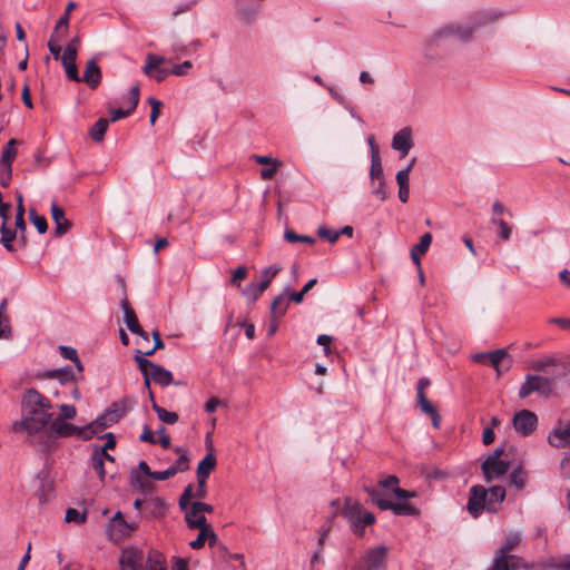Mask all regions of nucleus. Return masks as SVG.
<instances>
[{
	"mask_svg": "<svg viewBox=\"0 0 570 570\" xmlns=\"http://www.w3.org/2000/svg\"><path fill=\"white\" fill-rule=\"evenodd\" d=\"M185 513V521L189 529H199L205 527H212L206 517L196 508L195 502L187 505L186 509H180Z\"/></svg>",
	"mask_w": 570,
	"mask_h": 570,
	"instance_id": "obj_15",
	"label": "nucleus"
},
{
	"mask_svg": "<svg viewBox=\"0 0 570 570\" xmlns=\"http://www.w3.org/2000/svg\"><path fill=\"white\" fill-rule=\"evenodd\" d=\"M366 493L370 495L372 502L377 505L381 510H392L393 502L391 500H387L384 498L383 493L373 488V487H366L365 488Z\"/></svg>",
	"mask_w": 570,
	"mask_h": 570,
	"instance_id": "obj_30",
	"label": "nucleus"
},
{
	"mask_svg": "<svg viewBox=\"0 0 570 570\" xmlns=\"http://www.w3.org/2000/svg\"><path fill=\"white\" fill-rule=\"evenodd\" d=\"M146 570H167L165 557L158 551H149Z\"/></svg>",
	"mask_w": 570,
	"mask_h": 570,
	"instance_id": "obj_34",
	"label": "nucleus"
},
{
	"mask_svg": "<svg viewBox=\"0 0 570 570\" xmlns=\"http://www.w3.org/2000/svg\"><path fill=\"white\" fill-rule=\"evenodd\" d=\"M553 448L570 446V422L561 429H556L548 438Z\"/></svg>",
	"mask_w": 570,
	"mask_h": 570,
	"instance_id": "obj_23",
	"label": "nucleus"
},
{
	"mask_svg": "<svg viewBox=\"0 0 570 570\" xmlns=\"http://www.w3.org/2000/svg\"><path fill=\"white\" fill-rule=\"evenodd\" d=\"M554 380L556 377L528 374L524 383L520 386L519 397L525 399L532 393L549 397L552 394Z\"/></svg>",
	"mask_w": 570,
	"mask_h": 570,
	"instance_id": "obj_6",
	"label": "nucleus"
},
{
	"mask_svg": "<svg viewBox=\"0 0 570 570\" xmlns=\"http://www.w3.org/2000/svg\"><path fill=\"white\" fill-rule=\"evenodd\" d=\"M317 234L321 238H324L332 244L337 242V239L341 236V233H338V230H334V229H331V228H327L324 226H322L317 229Z\"/></svg>",
	"mask_w": 570,
	"mask_h": 570,
	"instance_id": "obj_50",
	"label": "nucleus"
},
{
	"mask_svg": "<svg viewBox=\"0 0 570 570\" xmlns=\"http://www.w3.org/2000/svg\"><path fill=\"white\" fill-rule=\"evenodd\" d=\"M167 59L163 56H158L155 53H149L146 57V65L144 66V73L149 78L155 79L157 82H163L168 75H170V70L166 68H161V65L165 63Z\"/></svg>",
	"mask_w": 570,
	"mask_h": 570,
	"instance_id": "obj_11",
	"label": "nucleus"
},
{
	"mask_svg": "<svg viewBox=\"0 0 570 570\" xmlns=\"http://www.w3.org/2000/svg\"><path fill=\"white\" fill-rule=\"evenodd\" d=\"M81 81L91 88H96L100 83L101 71L95 58L87 62Z\"/></svg>",
	"mask_w": 570,
	"mask_h": 570,
	"instance_id": "obj_21",
	"label": "nucleus"
},
{
	"mask_svg": "<svg viewBox=\"0 0 570 570\" xmlns=\"http://www.w3.org/2000/svg\"><path fill=\"white\" fill-rule=\"evenodd\" d=\"M194 498H195L194 485L193 484H188L184 489V491H183V493H181V495L179 498V502H178L179 508L180 509H186L187 505H190L193 503L191 499H194Z\"/></svg>",
	"mask_w": 570,
	"mask_h": 570,
	"instance_id": "obj_48",
	"label": "nucleus"
},
{
	"mask_svg": "<svg viewBox=\"0 0 570 570\" xmlns=\"http://www.w3.org/2000/svg\"><path fill=\"white\" fill-rule=\"evenodd\" d=\"M288 302L284 294L277 295L271 305V316L273 318H281L286 314Z\"/></svg>",
	"mask_w": 570,
	"mask_h": 570,
	"instance_id": "obj_32",
	"label": "nucleus"
},
{
	"mask_svg": "<svg viewBox=\"0 0 570 570\" xmlns=\"http://www.w3.org/2000/svg\"><path fill=\"white\" fill-rule=\"evenodd\" d=\"M78 48L73 46H66L65 52L61 56L62 63L76 62Z\"/></svg>",
	"mask_w": 570,
	"mask_h": 570,
	"instance_id": "obj_61",
	"label": "nucleus"
},
{
	"mask_svg": "<svg viewBox=\"0 0 570 570\" xmlns=\"http://www.w3.org/2000/svg\"><path fill=\"white\" fill-rule=\"evenodd\" d=\"M50 401L36 389H28L21 400L23 417L12 424L14 432H24L32 443L43 438L52 421Z\"/></svg>",
	"mask_w": 570,
	"mask_h": 570,
	"instance_id": "obj_1",
	"label": "nucleus"
},
{
	"mask_svg": "<svg viewBox=\"0 0 570 570\" xmlns=\"http://www.w3.org/2000/svg\"><path fill=\"white\" fill-rule=\"evenodd\" d=\"M153 410L157 413L158 419L166 424H175L178 422L179 416L176 412L167 411L158 405L157 402H154Z\"/></svg>",
	"mask_w": 570,
	"mask_h": 570,
	"instance_id": "obj_40",
	"label": "nucleus"
},
{
	"mask_svg": "<svg viewBox=\"0 0 570 570\" xmlns=\"http://www.w3.org/2000/svg\"><path fill=\"white\" fill-rule=\"evenodd\" d=\"M47 376L58 380L61 384L73 383L76 381L75 371L70 366L49 371Z\"/></svg>",
	"mask_w": 570,
	"mask_h": 570,
	"instance_id": "obj_29",
	"label": "nucleus"
},
{
	"mask_svg": "<svg viewBox=\"0 0 570 570\" xmlns=\"http://www.w3.org/2000/svg\"><path fill=\"white\" fill-rule=\"evenodd\" d=\"M552 567L556 570H570V554L560 557Z\"/></svg>",
	"mask_w": 570,
	"mask_h": 570,
	"instance_id": "obj_64",
	"label": "nucleus"
},
{
	"mask_svg": "<svg viewBox=\"0 0 570 570\" xmlns=\"http://www.w3.org/2000/svg\"><path fill=\"white\" fill-rule=\"evenodd\" d=\"M137 529L136 523H129L127 522L122 513L118 511L115 517L110 520L107 533L108 537L114 541H120L128 535H130L131 532H134Z\"/></svg>",
	"mask_w": 570,
	"mask_h": 570,
	"instance_id": "obj_10",
	"label": "nucleus"
},
{
	"mask_svg": "<svg viewBox=\"0 0 570 570\" xmlns=\"http://www.w3.org/2000/svg\"><path fill=\"white\" fill-rule=\"evenodd\" d=\"M198 530H199V533H198L197 538L189 542V547L191 549H194V550L202 549L206 542H208V546L210 548H213L217 543L218 537L214 532L212 527L199 528Z\"/></svg>",
	"mask_w": 570,
	"mask_h": 570,
	"instance_id": "obj_18",
	"label": "nucleus"
},
{
	"mask_svg": "<svg viewBox=\"0 0 570 570\" xmlns=\"http://www.w3.org/2000/svg\"><path fill=\"white\" fill-rule=\"evenodd\" d=\"M431 243L432 235L430 233H425L421 236L420 242L411 249V258L419 268L421 266V256L428 252Z\"/></svg>",
	"mask_w": 570,
	"mask_h": 570,
	"instance_id": "obj_24",
	"label": "nucleus"
},
{
	"mask_svg": "<svg viewBox=\"0 0 570 570\" xmlns=\"http://www.w3.org/2000/svg\"><path fill=\"white\" fill-rule=\"evenodd\" d=\"M129 107L127 109L118 108L110 111V120L111 122L118 121L122 118L129 116L138 106L139 102V87L134 86L129 90Z\"/></svg>",
	"mask_w": 570,
	"mask_h": 570,
	"instance_id": "obj_16",
	"label": "nucleus"
},
{
	"mask_svg": "<svg viewBox=\"0 0 570 570\" xmlns=\"http://www.w3.org/2000/svg\"><path fill=\"white\" fill-rule=\"evenodd\" d=\"M284 238L288 243L302 242L311 245L315 243V238L307 235H298L293 229H286L284 233Z\"/></svg>",
	"mask_w": 570,
	"mask_h": 570,
	"instance_id": "obj_46",
	"label": "nucleus"
},
{
	"mask_svg": "<svg viewBox=\"0 0 570 570\" xmlns=\"http://www.w3.org/2000/svg\"><path fill=\"white\" fill-rule=\"evenodd\" d=\"M377 184L373 185L372 194L379 198L381 202H384L387 197L386 190H385V181L384 179L376 180Z\"/></svg>",
	"mask_w": 570,
	"mask_h": 570,
	"instance_id": "obj_62",
	"label": "nucleus"
},
{
	"mask_svg": "<svg viewBox=\"0 0 570 570\" xmlns=\"http://www.w3.org/2000/svg\"><path fill=\"white\" fill-rule=\"evenodd\" d=\"M126 413L127 406L124 403L114 402L99 417L102 425L109 428L119 422Z\"/></svg>",
	"mask_w": 570,
	"mask_h": 570,
	"instance_id": "obj_17",
	"label": "nucleus"
},
{
	"mask_svg": "<svg viewBox=\"0 0 570 570\" xmlns=\"http://www.w3.org/2000/svg\"><path fill=\"white\" fill-rule=\"evenodd\" d=\"M62 66L65 67L66 76L68 77V79L76 82L81 81L76 62L62 63Z\"/></svg>",
	"mask_w": 570,
	"mask_h": 570,
	"instance_id": "obj_58",
	"label": "nucleus"
},
{
	"mask_svg": "<svg viewBox=\"0 0 570 570\" xmlns=\"http://www.w3.org/2000/svg\"><path fill=\"white\" fill-rule=\"evenodd\" d=\"M0 232H1L0 243L4 246V248L8 252H13L14 247L12 245V242L14 240V238L17 236V230L8 228L7 222H2Z\"/></svg>",
	"mask_w": 570,
	"mask_h": 570,
	"instance_id": "obj_37",
	"label": "nucleus"
},
{
	"mask_svg": "<svg viewBox=\"0 0 570 570\" xmlns=\"http://www.w3.org/2000/svg\"><path fill=\"white\" fill-rule=\"evenodd\" d=\"M65 520L67 522H73L76 524H81L86 521V513H81L77 509L69 508L66 512Z\"/></svg>",
	"mask_w": 570,
	"mask_h": 570,
	"instance_id": "obj_49",
	"label": "nucleus"
},
{
	"mask_svg": "<svg viewBox=\"0 0 570 570\" xmlns=\"http://www.w3.org/2000/svg\"><path fill=\"white\" fill-rule=\"evenodd\" d=\"M556 364V358L548 356L541 360L533 361L531 364V368L535 372H542L547 366H552Z\"/></svg>",
	"mask_w": 570,
	"mask_h": 570,
	"instance_id": "obj_54",
	"label": "nucleus"
},
{
	"mask_svg": "<svg viewBox=\"0 0 570 570\" xmlns=\"http://www.w3.org/2000/svg\"><path fill=\"white\" fill-rule=\"evenodd\" d=\"M118 562L120 570H146L147 556L141 549L127 546L121 548Z\"/></svg>",
	"mask_w": 570,
	"mask_h": 570,
	"instance_id": "obj_7",
	"label": "nucleus"
},
{
	"mask_svg": "<svg viewBox=\"0 0 570 570\" xmlns=\"http://www.w3.org/2000/svg\"><path fill=\"white\" fill-rule=\"evenodd\" d=\"M29 217L40 234H45L47 232L48 223L45 216L39 215L35 208H31L29 210Z\"/></svg>",
	"mask_w": 570,
	"mask_h": 570,
	"instance_id": "obj_44",
	"label": "nucleus"
},
{
	"mask_svg": "<svg viewBox=\"0 0 570 570\" xmlns=\"http://www.w3.org/2000/svg\"><path fill=\"white\" fill-rule=\"evenodd\" d=\"M508 357V353L504 350H495L493 352H489V363L498 371L501 362Z\"/></svg>",
	"mask_w": 570,
	"mask_h": 570,
	"instance_id": "obj_47",
	"label": "nucleus"
},
{
	"mask_svg": "<svg viewBox=\"0 0 570 570\" xmlns=\"http://www.w3.org/2000/svg\"><path fill=\"white\" fill-rule=\"evenodd\" d=\"M370 178L372 185H374L376 180L384 179L382 159L380 155L375 154L373 157H371Z\"/></svg>",
	"mask_w": 570,
	"mask_h": 570,
	"instance_id": "obj_38",
	"label": "nucleus"
},
{
	"mask_svg": "<svg viewBox=\"0 0 570 570\" xmlns=\"http://www.w3.org/2000/svg\"><path fill=\"white\" fill-rule=\"evenodd\" d=\"M145 511L153 518H160L165 514L166 503L159 497H153L145 500Z\"/></svg>",
	"mask_w": 570,
	"mask_h": 570,
	"instance_id": "obj_25",
	"label": "nucleus"
},
{
	"mask_svg": "<svg viewBox=\"0 0 570 570\" xmlns=\"http://www.w3.org/2000/svg\"><path fill=\"white\" fill-rule=\"evenodd\" d=\"M466 508L470 514L474 518L479 517L483 510H488V501L484 487L473 485L470 489Z\"/></svg>",
	"mask_w": 570,
	"mask_h": 570,
	"instance_id": "obj_13",
	"label": "nucleus"
},
{
	"mask_svg": "<svg viewBox=\"0 0 570 570\" xmlns=\"http://www.w3.org/2000/svg\"><path fill=\"white\" fill-rule=\"evenodd\" d=\"M216 458L215 455L209 452L205 455V458L198 463L197 466V479L207 480L212 473V471L216 466Z\"/></svg>",
	"mask_w": 570,
	"mask_h": 570,
	"instance_id": "obj_27",
	"label": "nucleus"
},
{
	"mask_svg": "<svg viewBox=\"0 0 570 570\" xmlns=\"http://www.w3.org/2000/svg\"><path fill=\"white\" fill-rule=\"evenodd\" d=\"M521 541V535L518 532H510L505 535V539L500 547V549L497 551L498 554L502 556H510L509 553L513 551Z\"/></svg>",
	"mask_w": 570,
	"mask_h": 570,
	"instance_id": "obj_31",
	"label": "nucleus"
},
{
	"mask_svg": "<svg viewBox=\"0 0 570 570\" xmlns=\"http://www.w3.org/2000/svg\"><path fill=\"white\" fill-rule=\"evenodd\" d=\"M135 361L139 371L144 375V384L149 389L150 380L160 386H168L173 383V374L165 367L151 362L141 355V351L137 350Z\"/></svg>",
	"mask_w": 570,
	"mask_h": 570,
	"instance_id": "obj_2",
	"label": "nucleus"
},
{
	"mask_svg": "<svg viewBox=\"0 0 570 570\" xmlns=\"http://www.w3.org/2000/svg\"><path fill=\"white\" fill-rule=\"evenodd\" d=\"M120 306L124 312V322L126 323L127 328L131 333L142 332V327L140 326L138 318L135 314V311L131 308L127 297H124L121 299Z\"/></svg>",
	"mask_w": 570,
	"mask_h": 570,
	"instance_id": "obj_20",
	"label": "nucleus"
},
{
	"mask_svg": "<svg viewBox=\"0 0 570 570\" xmlns=\"http://www.w3.org/2000/svg\"><path fill=\"white\" fill-rule=\"evenodd\" d=\"M412 147V130L410 127H404L394 134L392 139V148L400 151L402 157H405Z\"/></svg>",
	"mask_w": 570,
	"mask_h": 570,
	"instance_id": "obj_14",
	"label": "nucleus"
},
{
	"mask_svg": "<svg viewBox=\"0 0 570 570\" xmlns=\"http://www.w3.org/2000/svg\"><path fill=\"white\" fill-rule=\"evenodd\" d=\"M504 453L502 446L497 448L481 464V470L487 482L499 479L510 469V461L501 459Z\"/></svg>",
	"mask_w": 570,
	"mask_h": 570,
	"instance_id": "obj_5",
	"label": "nucleus"
},
{
	"mask_svg": "<svg viewBox=\"0 0 570 570\" xmlns=\"http://www.w3.org/2000/svg\"><path fill=\"white\" fill-rule=\"evenodd\" d=\"M82 428L89 430L88 435H89V440H90L94 438L95 434L104 431L107 426L102 425V421H100V417L98 416L95 421H92L91 423H89Z\"/></svg>",
	"mask_w": 570,
	"mask_h": 570,
	"instance_id": "obj_59",
	"label": "nucleus"
},
{
	"mask_svg": "<svg viewBox=\"0 0 570 570\" xmlns=\"http://www.w3.org/2000/svg\"><path fill=\"white\" fill-rule=\"evenodd\" d=\"M51 216L56 224L55 236L61 237L70 229L71 224L68 219L65 218L63 209L56 203L51 204Z\"/></svg>",
	"mask_w": 570,
	"mask_h": 570,
	"instance_id": "obj_19",
	"label": "nucleus"
},
{
	"mask_svg": "<svg viewBox=\"0 0 570 570\" xmlns=\"http://www.w3.org/2000/svg\"><path fill=\"white\" fill-rule=\"evenodd\" d=\"M148 102L151 107L149 120H150V124L154 125L156 122V119L160 115V108H161L163 104L160 100H158L154 97L148 98Z\"/></svg>",
	"mask_w": 570,
	"mask_h": 570,
	"instance_id": "obj_55",
	"label": "nucleus"
},
{
	"mask_svg": "<svg viewBox=\"0 0 570 570\" xmlns=\"http://www.w3.org/2000/svg\"><path fill=\"white\" fill-rule=\"evenodd\" d=\"M18 145V140L12 138L7 145L3 147L0 158V168H9L12 167V163L17 156L16 146Z\"/></svg>",
	"mask_w": 570,
	"mask_h": 570,
	"instance_id": "obj_28",
	"label": "nucleus"
},
{
	"mask_svg": "<svg viewBox=\"0 0 570 570\" xmlns=\"http://www.w3.org/2000/svg\"><path fill=\"white\" fill-rule=\"evenodd\" d=\"M134 487H138V489L145 493H151L154 490V484L150 481L142 480L140 476H136V482L132 483Z\"/></svg>",
	"mask_w": 570,
	"mask_h": 570,
	"instance_id": "obj_63",
	"label": "nucleus"
},
{
	"mask_svg": "<svg viewBox=\"0 0 570 570\" xmlns=\"http://www.w3.org/2000/svg\"><path fill=\"white\" fill-rule=\"evenodd\" d=\"M266 289V282H261L259 284L250 283L244 288L243 295L246 296L249 301L255 302Z\"/></svg>",
	"mask_w": 570,
	"mask_h": 570,
	"instance_id": "obj_36",
	"label": "nucleus"
},
{
	"mask_svg": "<svg viewBox=\"0 0 570 570\" xmlns=\"http://www.w3.org/2000/svg\"><path fill=\"white\" fill-rule=\"evenodd\" d=\"M491 223L499 227V236L501 239L509 240L511 238L512 227L507 222L498 217H492Z\"/></svg>",
	"mask_w": 570,
	"mask_h": 570,
	"instance_id": "obj_45",
	"label": "nucleus"
},
{
	"mask_svg": "<svg viewBox=\"0 0 570 570\" xmlns=\"http://www.w3.org/2000/svg\"><path fill=\"white\" fill-rule=\"evenodd\" d=\"M105 456L106 452L104 450H96L91 455V465L94 470L98 473L99 479L104 481L105 479Z\"/></svg>",
	"mask_w": 570,
	"mask_h": 570,
	"instance_id": "obj_39",
	"label": "nucleus"
},
{
	"mask_svg": "<svg viewBox=\"0 0 570 570\" xmlns=\"http://www.w3.org/2000/svg\"><path fill=\"white\" fill-rule=\"evenodd\" d=\"M485 20H475L473 23H450L433 33L429 42L434 43L440 39L448 37H455L461 41H468L471 39L473 32L478 27L484 23Z\"/></svg>",
	"mask_w": 570,
	"mask_h": 570,
	"instance_id": "obj_4",
	"label": "nucleus"
},
{
	"mask_svg": "<svg viewBox=\"0 0 570 570\" xmlns=\"http://www.w3.org/2000/svg\"><path fill=\"white\" fill-rule=\"evenodd\" d=\"M281 266L272 265L262 271V282H266L267 287L269 286L272 279L281 272Z\"/></svg>",
	"mask_w": 570,
	"mask_h": 570,
	"instance_id": "obj_52",
	"label": "nucleus"
},
{
	"mask_svg": "<svg viewBox=\"0 0 570 570\" xmlns=\"http://www.w3.org/2000/svg\"><path fill=\"white\" fill-rule=\"evenodd\" d=\"M188 468H189V459L185 453L180 454V456L176 460V462L170 465V469L175 470V475L178 472H184V471L188 470Z\"/></svg>",
	"mask_w": 570,
	"mask_h": 570,
	"instance_id": "obj_56",
	"label": "nucleus"
},
{
	"mask_svg": "<svg viewBox=\"0 0 570 570\" xmlns=\"http://www.w3.org/2000/svg\"><path fill=\"white\" fill-rule=\"evenodd\" d=\"M342 514L347 519L352 531L357 535H363L364 528L375 522V517L372 512L363 511L362 505L351 499H346Z\"/></svg>",
	"mask_w": 570,
	"mask_h": 570,
	"instance_id": "obj_3",
	"label": "nucleus"
},
{
	"mask_svg": "<svg viewBox=\"0 0 570 570\" xmlns=\"http://www.w3.org/2000/svg\"><path fill=\"white\" fill-rule=\"evenodd\" d=\"M89 430L83 429L82 426L79 428L72 423H68L66 421L61 420H52L47 433H45L46 438H49L50 435H55L56 438H69V436H77L79 439H82L85 441L89 440Z\"/></svg>",
	"mask_w": 570,
	"mask_h": 570,
	"instance_id": "obj_9",
	"label": "nucleus"
},
{
	"mask_svg": "<svg viewBox=\"0 0 570 570\" xmlns=\"http://www.w3.org/2000/svg\"><path fill=\"white\" fill-rule=\"evenodd\" d=\"M281 166H282V163L279 160H275L272 165H268V167L263 168L261 170L262 179H264V180L272 179Z\"/></svg>",
	"mask_w": 570,
	"mask_h": 570,
	"instance_id": "obj_53",
	"label": "nucleus"
},
{
	"mask_svg": "<svg viewBox=\"0 0 570 570\" xmlns=\"http://www.w3.org/2000/svg\"><path fill=\"white\" fill-rule=\"evenodd\" d=\"M77 410L73 405L61 404L60 405V414L55 420H71L76 416Z\"/></svg>",
	"mask_w": 570,
	"mask_h": 570,
	"instance_id": "obj_51",
	"label": "nucleus"
},
{
	"mask_svg": "<svg viewBox=\"0 0 570 570\" xmlns=\"http://www.w3.org/2000/svg\"><path fill=\"white\" fill-rule=\"evenodd\" d=\"M82 428L89 430L88 435H89V440H90L94 438L95 434L104 431L107 426L102 425V421H100V417L98 416L95 421H92L91 423H89Z\"/></svg>",
	"mask_w": 570,
	"mask_h": 570,
	"instance_id": "obj_60",
	"label": "nucleus"
},
{
	"mask_svg": "<svg viewBox=\"0 0 570 570\" xmlns=\"http://www.w3.org/2000/svg\"><path fill=\"white\" fill-rule=\"evenodd\" d=\"M512 423L518 433L528 436L537 429L538 416L532 411L521 410L514 414Z\"/></svg>",
	"mask_w": 570,
	"mask_h": 570,
	"instance_id": "obj_12",
	"label": "nucleus"
},
{
	"mask_svg": "<svg viewBox=\"0 0 570 570\" xmlns=\"http://www.w3.org/2000/svg\"><path fill=\"white\" fill-rule=\"evenodd\" d=\"M389 549L379 546L366 551L363 559L355 563L353 570H380L385 569Z\"/></svg>",
	"mask_w": 570,
	"mask_h": 570,
	"instance_id": "obj_8",
	"label": "nucleus"
},
{
	"mask_svg": "<svg viewBox=\"0 0 570 570\" xmlns=\"http://www.w3.org/2000/svg\"><path fill=\"white\" fill-rule=\"evenodd\" d=\"M395 515H417L419 510L407 502H393L392 510Z\"/></svg>",
	"mask_w": 570,
	"mask_h": 570,
	"instance_id": "obj_43",
	"label": "nucleus"
},
{
	"mask_svg": "<svg viewBox=\"0 0 570 570\" xmlns=\"http://www.w3.org/2000/svg\"><path fill=\"white\" fill-rule=\"evenodd\" d=\"M247 277V268L245 266H238L232 274L230 283L237 287L240 286V282Z\"/></svg>",
	"mask_w": 570,
	"mask_h": 570,
	"instance_id": "obj_57",
	"label": "nucleus"
},
{
	"mask_svg": "<svg viewBox=\"0 0 570 570\" xmlns=\"http://www.w3.org/2000/svg\"><path fill=\"white\" fill-rule=\"evenodd\" d=\"M109 126V120L106 118H99L90 128V137L92 140L100 142L104 140L106 131Z\"/></svg>",
	"mask_w": 570,
	"mask_h": 570,
	"instance_id": "obj_35",
	"label": "nucleus"
},
{
	"mask_svg": "<svg viewBox=\"0 0 570 570\" xmlns=\"http://www.w3.org/2000/svg\"><path fill=\"white\" fill-rule=\"evenodd\" d=\"M488 511L495 512L498 505L501 504L505 499V489L501 485H494L485 489Z\"/></svg>",
	"mask_w": 570,
	"mask_h": 570,
	"instance_id": "obj_22",
	"label": "nucleus"
},
{
	"mask_svg": "<svg viewBox=\"0 0 570 570\" xmlns=\"http://www.w3.org/2000/svg\"><path fill=\"white\" fill-rule=\"evenodd\" d=\"M421 411L431 416L432 425L438 429L440 426V414L433 404L428 400L425 394L416 395Z\"/></svg>",
	"mask_w": 570,
	"mask_h": 570,
	"instance_id": "obj_26",
	"label": "nucleus"
},
{
	"mask_svg": "<svg viewBox=\"0 0 570 570\" xmlns=\"http://www.w3.org/2000/svg\"><path fill=\"white\" fill-rule=\"evenodd\" d=\"M509 478L510 483L514 485L518 490H521L525 485L527 472L523 470L521 465H518L512 470Z\"/></svg>",
	"mask_w": 570,
	"mask_h": 570,
	"instance_id": "obj_42",
	"label": "nucleus"
},
{
	"mask_svg": "<svg viewBox=\"0 0 570 570\" xmlns=\"http://www.w3.org/2000/svg\"><path fill=\"white\" fill-rule=\"evenodd\" d=\"M514 560H517L514 556L495 553L491 570H515L518 567L514 564Z\"/></svg>",
	"mask_w": 570,
	"mask_h": 570,
	"instance_id": "obj_33",
	"label": "nucleus"
},
{
	"mask_svg": "<svg viewBox=\"0 0 570 570\" xmlns=\"http://www.w3.org/2000/svg\"><path fill=\"white\" fill-rule=\"evenodd\" d=\"M59 352L63 358L69 360L75 363L78 373H81L83 371L82 364L78 357V353H77L76 348L61 345V346H59Z\"/></svg>",
	"mask_w": 570,
	"mask_h": 570,
	"instance_id": "obj_41",
	"label": "nucleus"
}]
</instances>
